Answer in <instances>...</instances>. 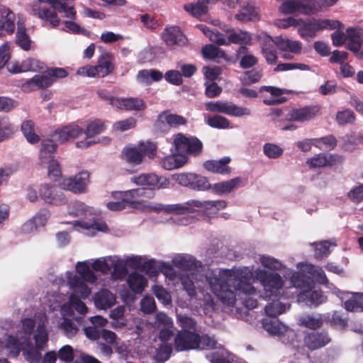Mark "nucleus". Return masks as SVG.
Instances as JSON below:
<instances>
[{
	"mask_svg": "<svg viewBox=\"0 0 363 363\" xmlns=\"http://www.w3.org/2000/svg\"><path fill=\"white\" fill-rule=\"evenodd\" d=\"M298 299L307 306L316 307L326 302L327 297L320 289H309L301 291L298 295Z\"/></svg>",
	"mask_w": 363,
	"mask_h": 363,
	"instance_id": "nucleus-19",
	"label": "nucleus"
},
{
	"mask_svg": "<svg viewBox=\"0 0 363 363\" xmlns=\"http://www.w3.org/2000/svg\"><path fill=\"white\" fill-rule=\"evenodd\" d=\"M346 33H347V40L345 43L346 49L354 53L357 59L363 60L362 48L363 40L361 33L354 28H348Z\"/></svg>",
	"mask_w": 363,
	"mask_h": 363,
	"instance_id": "nucleus-13",
	"label": "nucleus"
},
{
	"mask_svg": "<svg viewBox=\"0 0 363 363\" xmlns=\"http://www.w3.org/2000/svg\"><path fill=\"white\" fill-rule=\"evenodd\" d=\"M285 310V305L274 299L265 306V313L270 318H277L279 314L284 313Z\"/></svg>",
	"mask_w": 363,
	"mask_h": 363,
	"instance_id": "nucleus-52",
	"label": "nucleus"
},
{
	"mask_svg": "<svg viewBox=\"0 0 363 363\" xmlns=\"http://www.w3.org/2000/svg\"><path fill=\"white\" fill-rule=\"evenodd\" d=\"M112 72L111 70H106L104 67L99 65L82 67L78 70L79 74L89 77H104Z\"/></svg>",
	"mask_w": 363,
	"mask_h": 363,
	"instance_id": "nucleus-40",
	"label": "nucleus"
},
{
	"mask_svg": "<svg viewBox=\"0 0 363 363\" xmlns=\"http://www.w3.org/2000/svg\"><path fill=\"white\" fill-rule=\"evenodd\" d=\"M115 199H119L118 201H109L106 203V208L111 211H121L127 206L133 209H138L143 206L141 202H131L121 196H113Z\"/></svg>",
	"mask_w": 363,
	"mask_h": 363,
	"instance_id": "nucleus-32",
	"label": "nucleus"
},
{
	"mask_svg": "<svg viewBox=\"0 0 363 363\" xmlns=\"http://www.w3.org/2000/svg\"><path fill=\"white\" fill-rule=\"evenodd\" d=\"M57 148V145L54 141L50 139L42 140L41 150H40V158L42 162L50 160L55 156V152Z\"/></svg>",
	"mask_w": 363,
	"mask_h": 363,
	"instance_id": "nucleus-39",
	"label": "nucleus"
},
{
	"mask_svg": "<svg viewBox=\"0 0 363 363\" xmlns=\"http://www.w3.org/2000/svg\"><path fill=\"white\" fill-rule=\"evenodd\" d=\"M206 279L213 293L229 306L235 304L237 296L255 293V287L250 282L251 272L242 269L211 271L207 272Z\"/></svg>",
	"mask_w": 363,
	"mask_h": 363,
	"instance_id": "nucleus-1",
	"label": "nucleus"
},
{
	"mask_svg": "<svg viewBox=\"0 0 363 363\" xmlns=\"http://www.w3.org/2000/svg\"><path fill=\"white\" fill-rule=\"evenodd\" d=\"M122 155H123L124 160L133 165L141 164L145 157L140 150H138L137 147H125Z\"/></svg>",
	"mask_w": 363,
	"mask_h": 363,
	"instance_id": "nucleus-41",
	"label": "nucleus"
},
{
	"mask_svg": "<svg viewBox=\"0 0 363 363\" xmlns=\"http://www.w3.org/2000/svg\"><path fill=\"white\" fill-rule=\"evenodd\" d=\"M67 282L71 290L74 291L73 294L78 296V297L82 299H86L89 296L91 290L87 286L86 281L82 280L77 274L68 277Z\"/></svg>",
	"mask_w": 363,
	"mask_h": 363,
	"instance_id": "nucleus-23",
	"label": "nucleus"
},
{
	"mask_svg": "<svg viewBox=\"0 0 363 363\" xmlns=\"http://www.w3.org/2000/svg\"><path fill=\"white\" fill-rule=\"evenodd\" d=\"M200 335L194 330H179L174 338L176 351H189L196 349Z\"/></svg>",
	"mask_w": 363,
	"mask_h": 363,
	"instance_id": "nucleus-11",
	"label": "nucleus"
},
{
	"mask_svg": "<svg viewBox=\"0 0 363 363\" xmlns=\"http://www.w3.org/2000/svg\"><path fill=\"white\" fill-rule=\"evenodd\" d=\"M38 1L51 6L52 9L41 5H34L33 6L34 16L43 21H48L52 27H57L60 23V19L55 11L64 13L66 18L73 21L77 18V11L74 6H68L65 2L59 0H38Z\"/></svg>",
	"mask_w": 363,
	"mask_h": 363,
	"instance_id": "nucleus-3",
	"label": "nucleus"
},
{
	"mask_svg": "<svg viewBox=\"0 0 363 363\" xmlns=\"http://www.w3.org/2000/svg\"><path fill=\"white\" fill-rule=\"evenodd\" d=\"M16 43L18 47L24 51H29L31 48V43H33L30 35L27 33L24 22L20 20L17 22Z\"/></svg>",
	"mask_w": 363,
	"mask_h": 363,
	"instance_id": "nucleus-27",
	"label": "nucleus"
},
{
	"mask_svg": "<svg viewBox=\"0 0 363 363\" xmlns=\"http://www.w3.org/2000/svg\"><path fill=\"white\" fill-rule=\"evenodd\" d=\"M276 46L281 51H290L294 54L301 52V43L297 40H292L282 37H276Z\"/></svg>",
	"mask_w": 363,
	"mask_h": 363,
	"instance_id": "nucleus-33",
	"label": "nucleus"
},
{
	"mask_svg": "<svg viewBox=\"0 0 363 363\" xmlns=\"http://www.w3.org/2000/svg\"><path fill=\"white\" fill-rule=\"evenodd\" d=\"M130 182L138 186H146L149 189H160L168 187L169 180L165 177L155 174H142L130 178Z\"/></svg>",
	"mask_w": 363,
	"mask_h": 363,
	"instance_id": "nucleus-10",
	"label": "nucleus"
},
{
	"mask_svg": "<svg viewBox=\"0 0 363 363\" xmlns=\"http://www.w3.org/2000/svg\"><path fill=\"white\" fill-rule=\"evenodd\" d=\"M263 152L269 159H278L283 155V149L279 145L266 143L263 145Z\"/></svg>",
	"mask_w": 363,
	"mask_h": 363,
	"instance_id": "nucleus-53",
	"label": "nucleus"
},
{
	"mask_svg": "<svg viewBox=\"0 0 363 363\" xmlns=\"http://www.w3.org/2000/svg\"><path fill=\"white\" fill-rule=\"evenodd\" d=\"M300 4L301 14L311 15L320 11V6L317 0H300Z\"/></svg>",
	"mask_w": 363,
	"mask_h": 363,
	"instance_id": "nucleus-49",
	"label": "nucleus"
},
{
	"mask_svg": "<svg viewBox=\"0 0 363 363\" xmlns=\"http://www.w3.org/2000/svg\"><path fill=\"white\" fill-rule=\"evenodd\" d=\"M162 39L168 48L175 45L182 46L186 44L187 40L181 30L175 26L165 28L164 33L162 34Z\"/></svg>",
	"mask_w": 363,
	"mask_h": 363,
	"instance_id": "nucleus-21",
	"label": "nucleus"
},
{
	"mask_svg": "<svg viewBox=\"0 0 363 363\" xmlns=\"http://www.w3.org/2000/svg\"><path fill=\"white\" fill-rule=\"evenodd\" d=\"M83 133V128L79 127V125L75 123H71L55 130V132L52 133V137L55 138L58 143H64L79 137Z\"/></svg>",
	"mask_w": 363,
	"mask_h": 363,
	"instance_id": "nucleus-17",
	"label": "nucleus"
},
{
	"mask_svg": "<svg viewBox=\"0 0 363 363\" xmlns=\"http://www.w3.org/2000/svg\"><path fill=\"white\" fill-rule=\"evenodd\" d=\"M337 159L338 157L333 155L320 153L308 159L306 164L311 168H323L335 165Z\"/></svg>",
	"mask_w": 363,
	"mask_h": 363,
	"instance_id": "nucleus-26",
	"label": "nucleus"
},
{
	"mask_svg": "<svg viewBox=\"0 0 363 363\" xmlns=\"http://www.w3.org/2000/svg\"><path fill=\"white\" fill-rule=\"evenodd\" d=\"M225 33L228 36V45L231 44L240 45L235 50V57H240L242 53L248 52L247 46L253 45V38L249 32L242 30L237 31L230 28L225 30Z\"/></svg>",
	"mask_w": 363,
	"mask_h": 363,
	"instance_id": "nucleus-8",
	"label": "nucleus"
},
{
	"mask_svg": "<svg viewBox=\"0 0 363 363\" xmlns=\"http://www.w3.org/2000/svg\"><path fill=\"white\" fill-rule=\"evenodd\" d=\"M247 184V178H242L241 177H235L226 182H217L210 187L212 191L216 195L223 196L229 194L235 189L242 187Z\"/></svg>",
	"mask_w": 363,
	"mask_h": 363,
	"instance_id": "nucleus-14",
	"label": "nucleus"
},
{
	"mask_svg": "<svg viewBox=\"0 0 363 363\" xmlns=\"http://www.w3.org/2000/svg\"><path fill=\"white\" fill-rule=\"evenodd\" d=\"M172 348L169 344H164L158 347L156 351L155 359L158 363H164L172 354Z\"/></svg>",
	"mask_w": 363,
	"mask_h": 363,
	"instance_id": "nucleus-62",
	"label": "nucleus"
},
{
	"mask_svg": "<svg viewBox=\"0 0 363 363\" xmlns=\"http://www.w3.org/2000/svg\"><path fill=\"white\" fill-rule=\"evenodd\" d=\"M237 57L240 58V67L243 69H250L257 65L258 62L257 57L252 54H248V52L242 53L240 57Z\"/></svg>",
	"mask_w": 363,
	"mask_h": 363,
	"instance_id": "nucleus-63",
	"label": "nucleus"
},
{
	"mask_svg": "<svg viewBox=\"0 0 363 363\" xmlns=\"http://www.w3.org/2000/svg\"><path fill=\"white\" fill-rule=\"evenodd\" d=\"M230 161L229 157H225L220 160H207L203 163V168L210 172L228 175L231 172V168L228 167Z\"/></svg>",
	"mask_w": 363,
	"mask_h": 363,
	"instance_id": "nucleus-25",
	"label": "nucleus"
},
{
	"mask_svg": "<svg viewBox=\"0 0 363 363\" xmlns=\"http://www.w3.org/2000/svg\"><path fill=\"white\" fill-rule=\"evenodd\" d=\"M200 176L201 174H196L190 172H183L172 175V179H174V182L180 186L187 187V186L191 184V179H196Z\"/></svg>",
	"mask_w": 363,
	"mask_h": 363,
	"instance_id": "nucleus-60",
	"label": "nucleus"
},
{
	"mask_svg": "<svg viewBox=\"0 0 363 363\" xmlns=\"http://www.w3.org/2000/svg\"><path fill=\"white\" fill-rule=\"evenodd\" d=\"M291 281L294 286L301 289V291L312 289L314 285L313 279L301 272L292 274Z\"/></svg>",
	"mask_w": 363,
	"mask_h": 363,
	"instance_id": "nucleus-37",
	"label": "nucleus"
},
{
	"mask_svg": "<svg viewBox=\"0 0 363 363\" xmlns=\"http://www.w3.org/2000/svg\"><path fill=\"white\" fill-rule=\"evenodd\" d=\"M0 37L11 35L15 30V13L10 8L0 6Z\"/></svg>",
	"mask_w": 363,
	"mask_h": 363,
	"instance_id": "nucleus-15",
	"label": "nucleus"
},
{
	"mask_svg": "<svg viewBox=\"0 0 363 363\" xmlns=\"http://www.w3.org/2000/svg\"><path fill=\"white\" fill-rule=\"evenodd\" d=\"M127 283L132 292L142 294L147 285L146 278L138 272H131L127 278Z\"/></svg>",
	"mask_w": 363,
	"mask_h": 363,
	"instance_id": "nucleus-29",
	"label": "nucleus"
},
{
	"mask_svg": "<svg viewBox=\"0 0 363 363\" xmlns=\"http://www.w3.org/2000/svg\"><path fill=\"white\" fill-rule=\"evenodd\" d=\"M53 82V79L48 75L36 74L31 79L24 81L21 84V88L24 91H32L35 89L50 87Z\"/></svg>",
	"mask_w": 363,
	"mask_h": 363,
	"instance_id": "nucleus-22",
	"label": "nucleus"
},
{
	"mask_svg": "<svg viewBox=\"0 0 363 363\" xmlns=\"http://www.w3.org/2000/svg\"><path fill=\"white\" fill-rule=\"evenodd\" d=\"M320 111L318 106H305L302 108H292L287 114L289 121L304 122L314 118Z\"/></svg>",
	"mask_w": 363,
	"mask_h": 363,
	"instance_id": "nucleus-16",
	"label": "nucleus"
},
{
	"mask_svg": "<svg viewBox=\"0 0 363 363\" xmlns=\"http://www.w3.org/2000/svg\"><path fill=\"white\" fill-rule=\"evenodd\" d=\"M186 187L194 191H203L210 189L211 184L206 177L201 175L195 179H191V184Z\"/></svg>",
	"mask_w": 363,
	"mask_h": 363,
	"instance_id": "nucleus-57",
	"label": "nucleus"
},
{
	"mask_svg": "<svg viewBox=\"0 0 363 363\" xmlns=\"http://www.w3.org/2000/svg\"><path fill=\"white\" fill-rule=\"evenodd\" d=\"M21 131L26 141L30 144H37L40 141V136L35 133V123L32 120L23 121L21 125Z\"/></svg>",
	"mask_w": 363,
	"mask_h": 363,
	"instance_id": "nucleus-35",
	"label": "nucleus"
},
{
	"mask_svg": "<svg viewBox=\"0 0 363 363\" xmlns=\"http://www.w3.org/2000/svg\"><path fill=\"white\" fill-rule=\"evenodd\" d=\"M257 10L254 4L248 2L242 6L240 13L235 15V18L242 22H247L257 19Z\"/></svg>",
	"mask_w": 363,
	"mask_h": 363,
	"instance_id": "nucleus-36",
	"label": "nucleus"
},
{
	"mask_svg": "<svg viewBox=\"0 0 363 363\" xmlns=\"http://www.w3.org/2000/svg\"><path fill=\"white\" fill-rule=\"evenodd\" d=\"M206 123L210 127L217 129H225L230 125L228 119L220 115L209 117L207 118Z\"/></svg>",
	"mask_w": 363,
	"mask_h": 363,
	"instance_id": "nucleus-56",
	"label": "nucleus"
},
{
	"mask_svg": "<svg viewBox=\"0 0 363 363\" xmlns=\"http://www.w3.org/2000/svg\"><path fill=\"white\" fill-rule=\"evenodd\" d=\"M226 201H199L191 199L185 203H174L163 205L161 210L167 214L183 215L195 212L194 208L202 209L206 214H216L217 211L225 208Z\"/></svg>",
	"mask_w": 363,
	"mask_h": 363,
	"instance_id": "nucleus-2",
	"label": "nucleus"
},
{
	"mask_svg": "<svg viewBox=\"0 0 363 363\" xmlns=\"http://www.w3.org/2000/svg\"><path fill=\"white\" fill-rule=\"evenodd\" d=\"M24 69L26 72H43L45 65L39 60L28 58L23 62Z\"/></svg>",
	"mask_w": 363,
	"mask_h": 363,
	"instance_id": "nucleus-64",
	"label": "nucleus"
},
{
	"mask_svg": "<svg viewBox=\"0 0 363 363\" xmlns=\"http://www.w3.org/2000/svg\"><path fill=\"white\" fill-rule=\"evenodd\" d=\"M77 225L84 229L93 230L95 231L106 232L108 228L105 221L99 218H94L92 220H77Z\"/></svg>",
	"mask_w": 363,
	"mask_h": 363,
	"instance_id": "nucleus-44",
	"label": "nucleus"
},
{
	"mask_svg": "<svg viewBox=\"0 0 363 363\" xmlns=\"http://www.w3.org/2000/svg\"><path fill=\"white\" fill-rule=\"evenodd\" d=\"M343 307L349 312H363V293L354 292L343 302Z\"/></svg>",
	"mask_w": 363,
	"mask_h": 363,
	"instance_id": "nucleus-34",
	"label": "nucleus"
},
{
	"mask_svg": "<svg viewBox=\"0 0 363 363\" xmlns=\"http://www.w3.org/2000/svg\"><path fill=\"white\" fill-rule=\"evenodd\" d=\"M115 296L108 289H101L94 296V302L96 308L101 310L110 308L115 304Z\"/></svg>",
	"mask_w": 363,
	"mask_h": 363,
	"instance_id": "nucleus-28",
	"label": "nucleus"
},
{
	"mask_svg": "<svg viewBox=\"0 0 363 363\" xmlns=\"http://www.w3.org/2000/svg\"><path fill=\"white\" fill-rule=\"evenodd\" d=\"M112 106L128 111H142L146 108V104L143 99L119 98V99H112Z\"/></svg>",
	"mask_w": 363,
	"mask_h": 363,
	"instance_id": "nucleus-20",
	"label": "nucleus"
},
{
	"mask_svg": "<svg viewBox=\"0 0 363 363\" xmlns=\"http://www.w3.org/2000/svg\"><path fill=\"white\" fill-rule=\"evenodd\" d=\"M89 172L82 171L78 174L65 178L61 183L62 189L77 194H84L89 183Z\"/></svg>",
	"mask_w": 363,
	"mask_h": 363,
	"instance_id": "nucleus-9",
	"label": "nucleus"
},
{
	"mask_svg": "<svg viewBox=\"0 0 363 363\" xmlns=\"http://www.w3.org/2000/svg\"><path fill=\"white\" fill-rule=\"evenodd\" d=\"M262 77V71L260 69H253L244 72L240 77L241 84L243 85H250L259 82Z\"/></svg>",
	"mask_w": 363,
	"mask_h": 363,
	"instance_id": "nucleus-48",
	"label": "nucleus"
},
{
	"mask_svg": "<svg viewBox=\"0 0 363 363\" xmlns=\"http://www.w3.org/2000/svg\"><path fill=\"white\" fill-rule=\"evenodd\" d=\"M14 133V125L9 121L8 118L0 119V142L11 138Z\"/></svg>",
	"mask_w": 363,
	"mask_h": 363,
	"instance_id": "nucleus-46",
	"label": "nucleus"
},
{
	"mask_svg": "<svg viewBox=\"0 0 363 363\" xmlns=\"http://www.w3.org/2000/svg\"><path fill=\"white\" fill-rule=\"evenodd\" d=\"M76 269L78 273L77 276L81 280L85 281L87 283L96 282V277L86 262H77Z\"/></svg>",
	"mask_w": 363,
	"mask_h": 363,
	"instance_id": "nucleus-45",
	"label": "nucleus"
},
{
	"mask_svg": "<svg viewBox=\"0 0 363 363\" xmlns=\"http://www.w3.org/2000/svg\"><path fill=\"white\" fill-rule=\"evenodd\" d=\"M262 325L265 330L274 335L281 336L286 331L285 326L276 318H264Z\"/></svg>",
	"mask_w": 363,
	"mask_h": 363,
	"instance_id": "nucleus-38",
	"label": "nucleus"
},
{
	"mask_svg": "<svg viewBox=\"0 0 363 363\" xmlns=\"http://www.w3.org/2000/svg\"><path fill=\"white\" fill-rule=\"evenodd\" d=\"M324 318L322 315L319 314L317 316L313 315L307 314L300 317L298 320V325L306 328L307 329L315 331L323 326Z\"/></svg>",
	"mask_w": 363,
	"mask_h": 363,
	"instance_id": "nucleus-31",
	"label": "nucleus"
},
{
	"mask_svg": "<svg viewBox=\"0 0 363 363\" xmlns=\"http://www.w3.org/2000/svg\"><path fill=\"white\" fill-rule=\"evenodd\" d=\"M160 115L172 128H177L187 124V120L184 116L171 113L169 111H164L160 113Z\"/></svg>",
	"mask_w": 363,
	"mask_h": 363,
	"instance_id": "nucleus-43",
	"label": "nucleus"
},
{
	"mask_svg": "<svg viewBox=\"0 0 363 363\" xmlns=\"http://www.w3.org/2000/svg\"><path fill=\"white\" fill-rule=\"evenodd\" d=\"M204 106L207 111L220 113L229 116L241 117L250 115V109L238 106L228 101H209Z\"/></svg>",
	"mask_w": 363,
	"mask_h": 363,
	"instance_id": "nucleus-7",
	"label": "nucleus"
},
{
	"mask_svg": "<svg viewBox=\"0 0 363 363\" xmlns=\"http://www.w3.org/2000/svg\"><path fill=\"white\" fill-rule=\"evenodd\" d=\"M172 263L174 267L191 272H197L201 267V262L190 255H178L172 259Z\"/></svg>",
	"mask_w": 363,
	"mask_h": 363,
	"instance_id": "nucleus-24",
	"label": "nucleus"
},
{
	"mask_svg": "<svg viewBox=\"0 0 363 363\" xmlns=\"http://www.w3.org/2000/svg\"><path fill=\"white\" fill-rule=\"evenodd\" d=\"M217 341L214 336L204 334L199 336L196 350H209L216 348Z\"/></svg>",
	"mask_w": 363,
	"mask_h": 363,
	"instance_id": "nucleus-51",
	"label": "nucleus"
},
{
	"mask_svg": "<svg viewBox=\"0 0 363 363\" xmlns=\"http://www.w3.org/2000/svg\"><path fill=\"white\" fill-rule=\"evenodd\" d=\"M40 197L48 204L55 206L65 205L67 203V199L61 193L57 192L53 186L45 184L40 189Z\"/></svg>",
	"mask_w": 363,
	"mask_h": 363,
	"instance_id": "nucleus-18",
	"label": "nucleus"
},
{
	"mask_svg": "<svg viewBox=\"0 0 363 363\" xmlns=\"http://www.w3.org/2000/svg\"><path fill=\"white\" fill-rule=\"evenodd\" d=\"M145 194L144 188H138L128 190L126 191H115L112 193V197L121 196L125 199H128L130 202H140L138 200L140 197H143Z\"/></svg>",
	"mask_w": 363,
	"mask_h": 363,
	"instance_id": "nucleus-47",
	"label": "nucleus"
},
{
	"mask_svg": "<svg viewBox=\"0 0 363 363\" xmlns=\"http://www.w3.org/2000/svg\"><path fill=\"white\" fill-rule=\"evenodd\" d=\"M300 5L299 0H287L279 6V11L284 14L301 13Z\"/></svg>",
	"mask_w": 363,
	"mask_h": 363,
	"instance_id": "nucleus-58",
	"label": "nucleus"
},
{
	"mask_svg": "<svg viewBox=\"0 0 363 363\" xmlns=\"http://www.w3.org/2000/svg\"><path fill=\"white\" fill-rule=\"evenodd\" d=\"M174 145L175 152L188 157V155L197 156L203 152V143L196 136H186L182 133L174 135Z\"/></svg>",
	"mask_w": 363,
	"mask_h": 363,
	"instance_id": "nucleus-6",
	"label": "nucleus"
},
{
	"mask_svg": "<svg viewBox=\"0 0 363 363\" xmlns=\"http://www.w3.org/2000/svg\"><path fill=\"white\" fill-rule=\"evenodd\" d=\"M142 152L143 155L152 160L155 158L157 154V145L155 143L147 141L146 143H140L137 147H135Z\"/></svg>",
	"mask_w": 363,
	"mask_h": 363,
	"instance_id": "nucleus-55",
	"label": "nucleus"
},
{
	"mask_svg": "<svg viewBox=\"0 0 363 363\" xmlns=\"http://www.w3.org/2000/svg\"><path fill=\"white\" fill-rule=\"evenodd\" d=\"M60 329L64 332L65 337L72 338L77 335L78 328L77 325L69 318H64L60 323Z\"/></svg>",
	"mask_w": 363,
	"mask_h": 363,
	"instance_id": "nucleus-59",
	"label": "nucleus"
},
{
	"mask_svg": "<svg viewBox=\"0 0 363 363\" xmlns=\"http://www.w3.org/2000/svg\"><path fill=\"white\" fill-rule=\"evenodd\" d=\"M342 23L338 20H329L311 18L302 20L298 26V34L304 40L313 38L320 30H333L340 28Z\"/></svg>",
	"mask_w": 363,
	"mask_h": 363,
	"instance_id": "nucleus-4",
	"label": "nucleus"
},
{
	"mask_svg": "<svg viewBox=\"0 0 363 363\" xmlns=\"http://www.w3.org/2000/svg\"><path fill=\"white\" fill-rule=\"evenodd\" d=\"M185 11L194 17H200L207 12V6L204 2L198 1L197 4H187L184 6Z\"/></svg>",
	"mask_w": 363,
	"mask_h": 363,
	"instance_id": "nucleus-50",
	"label": "nucleus"
},
{
	"mask_svg": "<svg viewBox=\"0 0 363 363\" xmlns=\"http://www.w3.org/2000/svg\"><path fill=\"white\" fill-rule=\"evenodd\" d=\"M188 161V157L184 155H179L175 152L166 156L162 160V165L166 170H172L183 167Z\"/></svg>",
	"mask_w": 363,
	"mask_h": 363,
	"instance_id": "nucleus-30",
	"label": "nucleus"
},
{
	"mask_svg": "<svg viewBox=\"0 0 363 363\" xmlns=\"http://www.w3.org/2000/svg\"><path fill=\"white\" fill-rule=\"evenodd\" d=\"M331 339L327 330H314L304 333L303 344L309 350L314 351L330 344Z\"/></svg>",
	"mask_w": 363,
	"mask_h": 363,
	"instance_id": "nucleus-12",
	"label": "nucleus"
},
{
	"mask_svg": "<svg viewBox=\"0 0 363 363\" xmlns=\"http://www.w3.org/2000/svg\"><path fill=\"white\" fill-rule=\"evenodd\" d=\"M257 280L263 286L264 297L269 299L280 296V291L283 287L282 277L277 272H269L264 269L256 272Z\"/></svg>",
	"mask_w": 363,
	"mask_h": 363,
	"instance_id": "nucleus-5",
	"label": "nucleus"
},
{
	"mask_svg": "<svg viewBox=\"0 0 363 363\" xmlns=\"http://www.w3.org/2000/svg\"><path fill=\"white\" fill-rule=\"evenodd\" d=\"M323 319L324 322L335 328L343 329L347 326V319L342 318L337 311L333 312L331 316H324Z\"/></svg>",
	"mask_w": 363,
	"mask_h": 363,
	"instance_id": "nucleus-54",
	"label": "nucleus"
},
{
	"mask_svg": "<svg viewBox=\"0 0 363 363\" xmlns=\"http://www.w3.org/2000/svg\"><path fill=\"white\" fill-rule=\"evenodd\" d=\"M335 120L340 125L352 124L355 121V116L352 110L347 108L344 111H339L336 113Z\"/></svg>",
	"mask_w": 363,
	"mask_h": 363,
	"instance_id": "nucleus-61",
	"label": "nucleus"
},
{
	"mask_svg": "<svg viewBox=\"0 0 363 363\" xmlns=\"http://www.w3.org/2000/svg\"><path fill=\"white\" fill-rule=\"evenodd\" d=\"M105 123L100 119H96L87 123L86 130H84L83 133H85L87 139H90L101 134L105 131Z\"/></svg>",
	"mask_w": 363,
	"mask_h": 363,
	"instance_id": "nucleus-42",
	"label": "nucleus"
}]
</instances>
